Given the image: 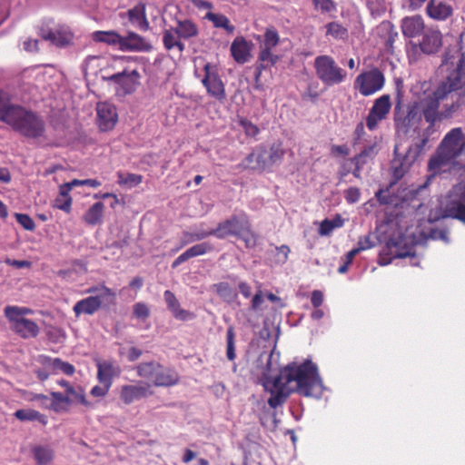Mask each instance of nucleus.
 I'll use <instances>...</instances> for the list:
<instances>
[{"mask_svg": "<svg viewBox=\"0 0 465 465\" xmlns=\"http://www.w3.org/2000/svg\"><path fill=\"white\" fill-rule=\"evenodd\" d=\"M264 354L259 360L262 361ZM264 367L260 382L265 391L271 394L267 400L268 405L276 409L284 404L293 391L304 397L320 398L323 393V384L318 373L317 366L307 360L302 364L289 363L279 373L277 367L272 362V352L265 355Z\"/></svg>", "mask_w": 465, "mask_h": 465, "instance_id": "1", "label": "nucleus"}, {"mask_svg": "<svg viewBox=\"0 0 465 465\" xmlns=\"http://www.w3.org/2000/svg\"><path fill=\"white\" fill-rule=\"evenodd\" d=\"M435 109L429 103L427 94L405 104L398 96L394 106L393 121L396 132L407 135L420 131L422 119L429 124L422 137H427L434 132Z\"/></svg>", "mask_w": 465, "mask_h": 465, "instance_id": "2", "label": "nucleus"}, {"mask_svg": "<svg viewBox=\"0 0 465 465\" xmlns=\"http://www.w3.org/2000/svg\"><path fill=\"white\" fill-rule=\"evenodd\" d=\"M460 88V80L456 79L450 83L442 82L436 90L427 94L429 103L435 109V124L450 118L458 110V99L453 100L452 93Z\"/></svg>", "mask_w": 465, "mask_h": 465, "instance_id": "3", "label": "nucleus"}, {"mask_svg": "<svg viewBox=\"0 0 465 465\" xmlns=\"http://www.w3.org/2000/svg\"><path fill=\"white\" fill-rule=\"evenodd\" d=\"M285 155V149L282 142L272 143L269 148L264 145H259L255 150L249 153L242 161L244 168H250L255 171H265L271 169L275 164L281 163Z\"/></svg>", "mask_w": 465, "mask_h": 465, "instance_id": "4", "label": "nucleus"}, {"mask_svg": "<svg viewBox=\"0 0 465 465\" xmlns=\"http://www.w3.org/2000/svg\"><path fill=\"white\" fill-rule=\"evenodd\" d=\"M13 114L7 116V124L20 134L32 139L44 136L45 124L44 120L22 106H16Z\"/></svg>", "mask_w": 465, "mask_h": 465, "instance_id": "5", "label": "nucleus"}, {"mask_svg": "<svg viewBox=\"0 0 465 465\" xmlns=\"http://www.w3.org/2000/svg\"><path fill=\"white\" fill-rule=\"evenodd\" d=\"M86 292L94 295L82 299L74 305L73 311L76 317L81 314L93 315L102 304L112 303L115 298V293L104 285L90 287Z\"/></svg>", "mask_w": 465, "mask_h": 465, "instance_id": "6", "label": "nucleus"}, {"mask_svg": "<svg viewBox=\"0 0 465 465\" xmlns=\"http://www.w3.org/2000/svg\"><path fill=\"white\" fill-rule=\"evenodd\" d=\"M314 67L317 77L327 86L340 84L347 78V72L330 55L317 56L314 60Z\"/></svg>", "mask_w": 465, "mask_h": 465, "instance_id": "7", "label": "nucleus"}, {"mask_svg": "<svg viewBox=\"0 0 465 465\" xmlns=\"http://www.w3.org/2000/svg\"><path fill=\"white\" fill-rule=\"evenodd\" d=\"M442 218H454L465 223V181L454 185L441 203Z\"/></svg>", "mask_w": 465, "mask_h": 465, "instance_id": "8", "label": "nucleus"}, {"mask_svg": "<svg viewBox=\"0 0 465 465\" xmlns=\"http://www.w3.org/2000/svg\"><path fill=\"white\" fill-rule=\"evenodd\" d=\"M428 143L427 137H422L419 142L409 146L405 154L400 157L397 153V146L394 149L395 158L391 162L392 175L395 180L401 179L410 167L414 163L419 155L423 152Z\"/></svg>", "mask_w": 465, "mask_h": 465, "instance_id": "9", "label": "nucleus"}, {"mask_svg": "<svg viewBox=\"0 0 465 465\" xmlns=\"http://www.w3.org/2000/svg\"><path fill=\"white\" fill-rule=\"evenodd\" d=\"M251 232L249 217L245 213L232 215L221 222L215 228V237L224 239L229 236L242 238L244 233Z\"/></svg>", "mask_w": 465, "mask_h": 465, "instance_id": "10", "label": "nucleus"}, {"mask_svg": "<svg viewBox=\"0 0 465 465\" xmlns=\"http://www.w3.org/2000/svg\"><path fill=\"white\" fill-rule=\"evenodd\" d=\"M385 84L383 73L378 68L361 73L354 81V88L363 96H370L381 90Z\"/></svg>", "mask_w": 465, "mask_h": 465, "instance_id": "11", "label": "nucleus"}, {"mask_svg": "<svg viewBox=\"0 0 465 465\" xmlns=\"http://www.w3.org/2000/svg\"><path fill=\"white\" fill-rule=\"evenodd\" d=\"M203 69L204 77L202 79V84L206 88L207 94L216 100L223 102L226 98L225 87L216 67L207 63L204 64Z\"/></svg>", "mask_w": 465, "mask_h": 465, "instance_id": "12", "label": "nucleus"}, {"mask_svg": "<svg viewBox=\"0 0 465 465\" xmlns=\"http://www.w3.org/2000/svg\"><path fill=\"white\" fill-rule=\"evenodd\" d=\"M391 97L389 94H383L373 103L366 117V126L370 131H374L378 124L386 119L391 111Z\"/></svg>", "mask_w": 465, "mask_h": 465, "instance_id": "13", "label": "nucleus"}, {"mask_svg": "<svg viewBox=\"0 0 465 465\" xmlns=\"http://www.w3.org/2000/svg\"><path fill=\"white\" fill-rule=\"evenodd\" d=\"M42 39L49 41L57 47L69 45L73 40V33L66 25H58L54 29L42 27L39 32Z\"/></svg>", "mask_w": 465, "mask_h": 465, "instance_id": "14", "label": "nucleus"}, {"mask_svg": "<svg viewBox=\"0 0 465 465\" xmlns=\"http://www.w3.org/2000/svg\"><path fill=\"white\" fill-rule=\"evenodd\" d=\"M153 394L151 384L148 382L139 381L134 385H123L120 391L121 401L129 405L135 401L150 397Z\"/></svg>", "mask_w": 465, "mask_h": 465, "instance_id": "15", "label": "nucleus"}, {"mask_svg": "<svg viewBox=\"0 0 465 465\" xmlns=\"http://www.w3.org/2000/svg\"><path fill=\"white\" fill-rule=\"evenodd\" d=\"M97 124L101 131L112 130L118 120L116 108L110 103H98L96 105Z\"/></svg>", "mask_w": 465, "mask_h": 465, "instance_id": "16", "label": "nucleus"}, {"mask_svg": "<svg viewBox=\"0 0 465 465\" xmlns=\"http://www.w3.org/2000/svg\"><path fill=\"white\" fill-rule=\"evenodd\" d=\"M11 323V329L23 339L35 338L40 332V328L36 322L30 319H8Z\"/></svg>", "mask_w": 465, "mask_h": 465, "instance_id": "17", "label": "nucleus"}, {"mask_svg": "<svg viewBox=\"0 0 465 465\" xmlns=\"http://www.w3.org/2000/svg\"><path fill=\"white\" fill-rule=\"evenodd\" d=\"M426 14L435 21H446L453 15V7L442 0H430L426 6Z\"/></svg>", "mask_w": 465, "mask_h": 465, "instance_id": "18", "label": "nucleus"}, {"mask_svg": "<svg viewBox=\"0 0 465 465\" xmlns=\"http://www.w3.org/2000/svg\"><path fill=\"white\" fill-rule=\"evenodd\" d=\"M388 253L393 258H405L407 256H414L413 245L407 243L405 236L391 238L386 243Z\"/></svg>", "mask_w": 465, "mask_h": 465, "instance_id": "19", "label": "nucleus"}, {"mask_svg": "<svg viewBox=\"0 0 465 465\" xmlns=\"http://www.w3.org/2000/svg\"><path fill=\"white\" fill-rule=\"evenodd\" d=\"M96 366L97 380L100 383H107L112 386L114 379L121 373L120 366L110 360L99 361Z\"/></svg>", "mask_w": 465, "mask_h": 465, "instance_id": "20", "label": "nucleus"}, {"mask_svg": "<svg viewBox=\"0 0 465 465\" xmlns=\"http://www.w3.org/2000/svg\"><path fill=\"white\" fill-rule=\"evenodd\" d=\"M151 49V44L135 33H129L127 36H122L120 47L122 51L148 52Z\"/></svg>", "mask_w": 465, "mask_h": 465, "instance_id": "21", "label": "nucleus"}, {"mask_svg": "<svg viewBox=\"0 0 465 465\" xmlns=\"http://www.w3.org/2000/svg\"><path fill=\"white\" fill-rule=\"evenodd\" d=\"M180 381V376L174 368L161 367L157 370L153 384L155 387H171L176 385Z\"/></svg>", "mask_w": 465, "mask_h": 465, "instance_id": "22", "label": "nucleus"}, {"mask_svg": "<svg viewBox=\"0 0 465 465\" xmlns=\"http://www.w3.org/2000/svg\"><path fill=\"white\" fill-rule=\"evenodd\" d=\"M138 75L139 74L135 70L130 73L124 70L121 73L114 74L106 79L109 82H114L118 84L124 94H131L135 89L134 78Z\"/></svg>", "mask_w": 465, "mask_h": 465, "instance_id": "23", "label": "nucleus"}, {"mask_svg": "<svg viewBox=\"0 0 465 465\" xmlns=\"http://www.w3.org/2000/svg\"><path fill=\"white\" fill-rule=\"evenodd\" d=\"M442 45V35L439 30H428L420 43V50L428 54L436 53Z\"/></svg>", "mask_w": 465, "mask_h": 465, "instance_id": "24", "label": "nucleus"}, {"mask_svg": "<svg viewBox=\"0 0 465 465\" xmlns=\"http://www.w3.org/2000/svg\"><path fill=\"white\" fill-rule=\"evenodd\" d=\"M163 297L167 304V308L169 311H171L175 319L181 321H189L194 318V314L193 312L181 308L180 303L173 292L167 290L164 292Z\"/></svg>", "mask_w": 465, "mask_h": 465, "instance_id": "25", "label": "nucleus"}, {"mask_svg": "<svg viewBox=\"0 0 465 465\" xmlns=\"http://www.w3.org/2000/svg\"><path fill=\"white\" fill-rule=\"evenodd\" d=\"M230 51L238 64L246 63L251 56V46L243 37H236L231 45Z\"/></svg>", "mask_w": 465, "mask_h": 465, "instance_id": "26", "label": "nucleus"}, {"mask_svg": "<svg viewBox=\"0 0 465 465\" xmlns=\"http://www.w3.org/2000/svg\"><path fill=\"white\" fill-rule=\"evenodd\" d=\"M380 151V142L377 137L367 141L361 152L351 159V161H359L360 163L367 164L371 162Z\"/></svg>", "mask_w": 465, "mask_h": 465, "instance_id": "27", "label": "nucleus"}, {"mask_svg": "<svg viewBox=\"0 0 465 465\" xmlns=\"http://www.w3.org/2000/svg\"><path fill=\"white\" fill-rule=\"evenodd\" d=\"M127 16L131 24L142 31L149 29V22L145 15V5L139 3L127 11Z\"/></svg>", "mask_w": 465, "mask_h": 465, "instance_id": "28", "label": "nucleus"}, {"mask_svg": "<svg viewBox=\"0 0 465 465\" xmlns=\"http://www.w3.org/2000/svg\"><path fill=\"white\" fill-rule=\"evenodd\" d=\"M212 250V246L207 242L195 244L182 254H180L172 263L173 268H177L179 265L188 261L191 258L203 255Z\"/></svg>", "mask_w": 465, "mask_h": 465, "instance_id": "29", "label": "nucleus"}, {"mask_svg": "<svg viewBox=\"0 0 465 465\" xmlns=\"http://www.w3.org/2000/svg\"><path fill=\"white\" fill-rule=\"evenodd\" d=\"M423 28V20L419 15L405 17L401 21V31L406 37L412 38L419 35Z\"/></svg>", "mask_w": 465, "mask_h": 465, "instance_id": "30", "label": "nucleus"}, {"mask_svg": "<svg viewBox=\"0 0 465 465\" xmlns=\"http://www.w3.org/2000/svg\"><path fill=\"white\" fill-rule=\"evenodd\" d=\"M163 43L164 48L169 51L176 48L180 53H182L185 48L184 44L182 42V39L178 33H176L174 27L163 31Z\"/></svg>", "mask_w": 465, "mask_h": 465, "instance_id": "31", "label": "nucleus"}, {"mask_svg": "<svg viewBox=\"0 0 465 465\" xmlns=\"http://www.w3.org/2000/svg\"><path fill=\"white\" fill-rule=\"evenodd\" d=\"M182 40H188L198 35L197 25L191 20H178L174 27Z\"/></svg>", "mask_w": 465, "mask_h": 465, "instance_id": "32", "label": "nucleus"}, {"mask_svg": "<svg viewBox=\"0 0 465 465\" xmlns=\"http://www.w3.org/2000/svg\"><path fill=\"white\" fill-rule=\"evenodd\" d=\"M65 395H68L71 398V405L81 404L87 410L94 408V404L86 399L84 389L82 386H73L67 392H65Z\"/></svg>", "mask_w": 465, "mask_h": 465, "instance_id": "33", "label": "nucleus"}, {"mask_svg": "<svg viewBox=\"0 0 465 465\" xmlns=\"http://www.w3.org/2000/svg\"><path fill=\"white\" fill-rule=\"evenodd\" d=\"M205 18L211 21L215 28H223L229 35H232L234 33V25L231 24L229 18L224 15L208 12L205 15Z\"/></svg>", "mask_w": 465, "mask_h": 465, "instance_id": "34", "label": "nucleus"}, {"mask_svg": "<svg viewBox=\"0 0 465 465\" xmlns=\"http://www.w3.org/2000/svg\"><path fill=\"white\" fill-rule=\"evenodd\" d=\"M14 416L21 421L37 420L43 425L47 424V417L37 411L32 409H20L15 411Z\"/></svg>", "mask_w": 465, "mask_h": 465, "instance_id": "35", "label": "nucleus"}, {"mask_svg": "<svg viewBox=\"0 0 465 465\" xmlns=\"http://www.w3.org/2000/svg\"><path fill=\"white\" fill-rule=\"evenodd\" d=\"M104 205L102 202L94 203L84 213L83 219L86 224L96 225L102 222Z\"/></svg>", "mask_w": 465, "mask_h": 465, "instance_id": "36", "label": "nucleus"}, {"mask_svg": "<svg viewBox=\"0 0 465 465\" xmlns=\"http://www.w3.org/2000/svg\"><path fill=\"white\" fill-rule=\"evenodd\" d=\"M161 363L155 361H143L136 366L137 375L141 378L153 381L157 370Z\"/></svg>", "mask_w": 465, "mask_h": 465, "instance_id": "37", "label": "nucleus"}, {"mask_svg": "<svg viewBox=\"0 0 465 465\" xmlns=\"http://www.w3.org/2000/svg\"><path fill=\"white\" fill-rule=\"evenodd\" d=\"M32 452L37 465H48L54 459V451L49 446H35Z\"/></svg>", "mask_w": 465, "mask_h": 465, "instance_id": "38", "label": "nucleus"}, {"mask_svg": "<svg viewBox=\"0 0 465 465\" xmlns=\"http://www.w3.org/2000/svg\"><path fill=\"white\" fill-rule=\"evenodd\" d=\"M93 39L96 42L121 47L122 36L114 31H96L93 34Z\"/></svg>", "mask_w": 465, "mask_h": 465, "instance_id": "39", "label": "nucleus"}, {"mask_svg": "<svg viewBox=\"0 0 465 465\" xmlns=\"http://www.w3.org/2000/svg\"><path fill=\"white\" fill-rule=\"evenodd\" d=\"M17 105L11 104L10 96L7 93L0 91V120L7 124V116L13 114Z\"/></svg>", "mask_w": 465, "mask_h": 465, "instance_id": "40", "label": "nucleus"}, {"mask_svg": "<svg viewBox=\"0 0 465 465\" xmlns=\"http://www.w3.org/2000/svg\"><path fill=\"white\" fill-rule=\"evenodd\" d=\"M213 289L219 297L227 302H231L236 298V293L227 282L215 283L213 285Z\"/></svg>", "mask_w": 465, "mask_h": 465, "instance_id": "41", "label": "nucleus"}, {"mask_svg": "<svg viewBox=\"0 0 465 465\" xmlns=\"http://www.w3.org/2000/svg\"><path fill=\"white\" fill-rule=\"evenodd\" d=\"M343 225V220L340 215H337L334 219L323 220L319 228V233L322 236L329 235L335 228H340Z\"/></svg>", "mask_w": 465, "mask_h": 465, "instance_id": "42", "label": "nucleus"}, {"mask_svg": "<svg viewBox=\"0 0 465 465\" xmlns=\"http://www.w3.org/2000/svg\"><path fill=\"white\" fill-rule=\"evenodd\" d=\"M455 53L458 54L459 57L456 70L447 77L446 81L443 82L450 83L451 80L459 79L460 83V87H462L461 79L463 76H465V53L460 54L458 51H456Z\"/></svg>", "mask_w": 465, "mask_h": 465, "instance_id": "43", "label": "nucleus"}, {"mask_svg": "<svg viewBox=\"0 0 465 465\" xmlns=\"http://www.w3.org/2000/svg\"><path fill=\"white\" fill-rule=\"evenodd\" d=\"M279 60V56L273 54L272 50L261 48L258 56V64L262 65V68H270L273 66Z\"/></svg>", "mask_w": 465, "mask_h": 465, "instance_id": "44", "label": "nucleus"}, {"mask_svg": "<svg viewBox=\"0 0 465 465\" xmlns=\"http://www.w3.org/2000/svg\"><path fill=\"white\" fill-rule=\"evenodd\" d=\"M280 42L278 32L274 28H267L263 35L261 48L272 50Z\"/></svg>", "mask_w": 465, "mask_h": 465, "instance_id": "45", "label": "nucleus"}, {"mask_svg": "<svg viewBox=\"0 0 465 465\" xmlns=\"http://www.w3.org/2000/svg\"><path fill=\"white\" fill-rule=\"evenodd\" d=\"M226 357L230 361H233L236 358L235 332L232 326H230L226 331Z\"/></svg>", "mask_w": 465, "mask_h": 465, "instance_id": "46", "label": "nucleus"}, {"mask_svg": "<svg viewBox=\"0 0 465 465\" xmlns=\"http://www.w3.org/2000/svg\"><path fill=\"white\" fill-rule=\"evenodd\" d=\"M118 183L120 185L128 186L129 188L134 187L142 183L143 177L136 173H117Z\"/></svg>", "mask_w": 465, "mask_h": 465, "instance_id": "47", "label": "nucleus"}, {"mask_svg": "<svg viewBox=\"0 0 465 465\" xmlns=\"http://www.w3.org/2000/svg\"><path fill=\"white\" fill-rule=\"evenodd\" d=\"M32 313V310L26 307L8 305L5 308V316L8 319L25 318L26 314Z\"/></svg>", "mask_w": 465, "mask_h": 465, "instance_id": "48", "label": "nucleus"}, {"mask_svg": "<svg viewBox=\"0 0 465 465\" xmlns=\"http://www.w3.org/2000/svg\"><path fill=\"white\" fill-rule=\"evenodd\" d=\"M326 34L333 36L334 38H344L347 35V30L339 23L331 22L326 25Z\"/></svg>", "mask_w": 465, "mask_h": 465, "instance_id": "49", "label": "nucleus"}, {"mask_svg": "<svg viewBox=\"0 0 465 465\" xmlns=\"http://www.w3.org/2000/svg\"><path fill=\"white\" fill-rule=\"evenodd\" d=\"M57 371H60L66 375L72 376L75 372V368L69 362L63 361L59 358H54V369L53 372L56 373Z\"/></svg>", "mask_w": 465, "mask_h": 465, "instance_id": "50", "label": "nucleus"}, {"mask_svg": "<svg viewBox=\"0 0 465 465\" xmlns=\"http://www.w3.org/2000/svg\"><path fill=\"white\" fill-rule=\"evenodd\" d=\"M73 199L72 197L57 196L54 201V207L69 213L71 212Z\"/></svg>", "mask_w": 465, "mask_h": 465, "instance_id": "51", "label": "nucleus"}, {"mask_svg": "<svg viewBox=\"0 0 465 465\" xmlns=\"http://www.w3.org/2000/svg\"><path fill=\"white\" fill-rule=\"evenodd\" d=\"M379 28L381 32L388 34L387 43L391 45L394 42L395 37L398 35V33L394 30L393 25L386 21L382 22Z\"/></svg>", "mask_w": 465, "mask_h": 465, "instance_id": "52", "label": "nucleus"}, {"mask_svg": "<svg viewBox=\"0 0 465 465\" xmlns=\"http://www.w3.org/2000/svg\"><path fill=\"white\" fill-rule=\"evenodd\" d=\"M16 221L28 231H33L35 228L34 220L25 213H15Z\"/></svg>", "mask_w": 465, "mask_h": 465, "instance_id": "53", "label": "nucleus"}, {"mask_svg": "<svg viewBox=\"0 0 465 465\" xmlns=\"http://www.w3.org/2000/svg\"><path fill=\"white\" fill-rule=\"evenodd\" d=\"M134 315L137 319H147L150 315L148 306L143 302H137L134 305Z\"/></svg>", "mask_w": 465, "mask_h": 465, "instance_id": "54", "label": "nucleus"}, {"mask_svg": "<svg viewBox=\"0 0 465 465\" xmlns=\"http://www.w3.org/2000/svg\"><path fill=\"white\" fill-rule=\"evenodd\" d=\"M375 245L376 243L372 240L371 232L363 237H360L357 243V247L361 252L371 249L375 247Z\"/></svg>", "mask_w": 465, "mask_h": 465, "instance_id": "55", "label": "nucleus"}, {"mask_svg": "<svg viewBox=\"0 0 465 465\" xmlns=\"http://www.w3.org/2000/svg\"><path fill=\"white\" fill-rule=\"evenodd\" d=\"M100 384L101 385H95L91 389L90 394L92 396L98 397V398H104V396L107 395V393L109 392V390L112 386L107 383H100Z\"/></svg>", "mask_w": 465, "mask_h": 465, "instance_id": "56", "label": "nucleus"}, {"mask_svg": "<svg viewBox=\"0 0 465 465\" xmlns=\"http://www.w3.org/2000/svg\"><path fill=\"white\" fill-rule=\"evenodd\" d=\"M345 200L349 203H355L360 200L361 192L357 187H350L345 191Z\"/></svg>", "mask_w": 465, "mask_h": 465, "instance_id": "57", "label": "nucleus"}, {"mask_svg": "<svg viewBox=\"0 0 465 465\" xmlns=\"http://www.w3.org/2000/svg\"><path fill=\"white\" fill-rule=\"evenodd\" d=\"M264 302V295L261 290H258L251 301V310L259 311Z\"/></svg>", "mask_w": 465, "mask_h": 465, "instance_id": "58", "label": "nucleus"}, {"mask_svg": "<svg viewBox=\"0 0 465 465\" xmlns=\"http://www.w3.org/2000/svg\"><path fill=\"white\" fill-rule=\"evenodd\" d=\"M317 8L323 12H330L334 9V4L331 0H312Z\"/></svg>", "mask_w": 465, "mask_h": 465, "instance_id": "59", "label": "nucleus"}, {"mask_svg": "<svg viewBox=\"0 0 465 465\" xmlns=\"http://www.w3.org/2000/svg\"><path fill=\"white\" fill-rule=\"evenodd\" d=\"M50 395L53 398V401H57L60 403H64L65 406L71 405V398L68 395H65V393L58 392V391H52Z\"/></svg>", "mask_w": 465, "mask_h": 465, "instance_id": "60", "label": "nucleus"}, {"mask_svg": "<svg viewBox=\"0 0 465 465\" xmlns=\"http://www.w3.org/2000/svg\"><path fill=\"white\" fill-rule=\"evenodd\" d=\"M241 124L247 135L255 136L259 134V128L252 123L249 121H242Z\"/></svg>", "mask_w": 465, "mask_h": 465, "instance_id": "61", "label": "nucleus"}, {"mask_svg": "<svg viewBox=\"0 0 465 465\" xmlns=\"http://www.w3.org/2000/svg\"><path fill=\"white\" fill-rule=\"evenodd\" d=\"M365 134V128H364V124L363 123H359L356 127H355V130H354V142H353V144L356 145V144H359L361 143V140L362 139V137L364 136Z\"/></svg>", "mask_w": 465, "mask_h": 465, "instance_id": "62", "label": "nucleus"}, {"mask_svg": "<svg viewBox=\"0 0 465 465\" xmlns=\"http://www.w3.org/2000/svg\"><path fill=\"white\" fill-rule=\"evenodd\" d=\"M311 302L314 308H319L323 302V294L321 291L315 290L312 292Z\"/></svg>", "mask_w": 465, "mask_h": 465, "instance_id": "63", "label": "nucleus"}, {"mask_svg": "<svg viewBox=\"0 0 465 465\" xmlns=\"http://www.w3.org/2000/svg\"><path fill=\"white\" fill-rule=\"evenodd\" d=\"M23 48L29 53L36 52L38 50V40L28 38L23 43Z\"/></svg>", "mask_w": 465, "mask_h": 465, "instance_id": "64", "label": "nucleus"}]
</instances>
